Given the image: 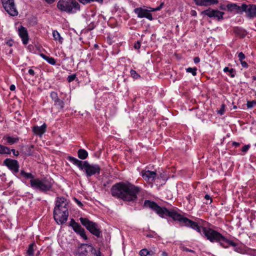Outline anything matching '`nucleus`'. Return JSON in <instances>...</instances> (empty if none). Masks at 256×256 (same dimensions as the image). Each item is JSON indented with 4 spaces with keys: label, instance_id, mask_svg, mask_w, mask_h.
Wrapping results in <instances>:
<instances>
[{
    "label": "nucleus",
    "instance_id": "nucleus-46",
    "mask_svg": "<svg viewBox=\"0 0 256 256\" xmlns=\"http://www.w3.org/2000/svg\"><path fill=\"white\" fill-rule=\"evenodd\" d=\"M74 200L78 204V206H80V207H82L83 206V204H82V202L80 201L76 198H74Z\"/></svg>",
    "mask_w": 256,
    "mask_h": 256
},
{
    "label": "nucleus",
    "instance_id": "nucleus-41",
    "mask_svg": "<svg viewBox=\"0 0 256 256\" xmlns=\"http://www.w3.org/2000/svg\"><path fill=\"white\" fill-rule=\"evenodd\" d=\"M90 248V250L92 254H96L98 251L96 249H95L92 245L86 244Z\"/></svg>",
    "mask_w": 256,
    "mask_h": 256
},
{
    "label": "nucleus",
    "instance_id": "nucleus-5",
    "mask_svg": "<svg viewBox=\"0 0 256 256\" xmlns=\"http://www.w3.org/2000/svg\"><path fill=\"white\" fill-rule=\"evenodd\" d=\"M202 234L205 236L210 242H218L220 246L222 244L224 236L220 233L212 228L205 227H202Z\"/></svg>",
    "mask_w": 256,
    "mask_h": 256
},
{
    "label": "nucleus",
    "instance_id": "nucleus-49",
    "mask_svg": "<svg viewBox=\"0 0 256 256\" xmlns=\"http://www.w3.org/2000/svg\"><path fill=\"white\" fill-rule=\"evenodd\" d=\"M194 61L196 64L200 62V58L198 57H195L194 59Z\"/></svg>",
    "mask_w": 256,
    "mask_h": 256
},
{
    "label": "nucleus",
    "instance_id": "nucleus-32",
    "mask_svg": "<svg viewBox=\"0 0 256 256\" xmlns=\"http://www.w3.org/2000/svg\"><path fill=\"white\" fill-rule=\"evenodd\" d=\"M196 70L197 68L196 67L194 68H186V72H187L192 73L193 76H195L196 75Z\"/></svg>",
    "mask_w": 256,
    "mask_h": 256
},
{
    "label": "nucleus",
    "instance_id": "nucleus-15",
    "mask_svg": "<svg viewBox=\"0 0 256 256\" xmlns=\"http://www.w3.org/2000/svg\"><path fill=\"white\" fill-rule=\"evenodd\" d=\"M4 164L10 170L12 171L14 173H17L18 172L20 166L16 160L10 158H6L4 160Z\"/></svg>",
    "mask_w": 256,
    "mask_h": 256
},
{
    "label": "nucleus",
    "instance_id": "nucleus-44",
    "mask_svg": "<svg viewBox=\"0 0 256 256\" xmlns=\"http://www.w3.org/2000/svg\"><path fill=\"white\" fill-rule=\"evenodd\" d=\"M140 42L138 41L136 43L134 44V48L136 50H138L140 48Z\"/></svg>",
    "mask_w": 256,
    "mask_h": 256
},
{
    "label": "nucleus",
    "instance_id": "nucleus-54",
    "mask_svg": "<svg viewBox=\"0 0 256 256\" xmlns=\"http://www.w3.org/2000/svg\"><path fill=\"white\" fill-rule=\"evenodd\" d=\"M232 145H233L234 146H239L240 144H239L238 142H234L232 143Z\"/></svg>",
    "mask_w": 256,
    "mask_h": 256
},
{
    "label": "nucleus",
    "instance_id": "nucleus-35",
    "mask_svg": "<svg viewBox=\"0 0 256 256\" xmlns=\"http://www.w3.org/2000/svg\"><path fill=\"white\" fill-rule=\"evenodd\" d=\"M130 73L131 76L134 79H138L140 78V76L134 70H131Z\"/></svg>",
    "mask_w": 256,
    "mask_h": 256
},
{
    "label": "nucleus",
    "instance_id": "nucleus-29",
    "mask_svg": "<svg viewBox=\"0 0 256 256\" xmlns=\"http://www.w3.org/2000/svg\"><path fill=\"white\" fill-rule=\"evenodd\" d=\"M35 247H36V245L34 243H32L28 246V248L26 251V252L28 255L30 256H34Z\"/></svg>",
    "mask_w": 256,
    "mask_h": 256
},
{
    "label": "nucleus",
    "instance_id": "nucleus-27",
    "mask_svg": "<svg viewBox=\"0 0 256 256\" xmlns=\"http://www.w3.org/2000/svg\"><path fill=\"white\" fill-rule=\"evenodd\" d=\"M225 244H227L233 246H236L238 245L236 242L232 240H228L224 236V240H222V244L221 245V246L224 248H227L228 246H225Z\"/></svg>",
    "mask_w": 256,
    "mask_h": 256
},
{
    "label": "nucleus",
    "instance_id": "nucleus-47",
    "mask_svg": "<svg viewBox=\"0 0 256 256\" xmlns=\"http://www.w3.org/2000/svg\"><path fill=\"white\" fill-rule=\"evenodd\" d=\"M204 198L206 200H210L209 204H211L212 203V198H210V196L208 194H206L205 196H204Z\"/></svg>",
    "mask_w": 256,
    "mask_h": 256
},
{
    "label": "nucleus",
    "instance_id": "nucleus-8",
    "mask_svg": "<svg viewBox=\"0 0 256 256\" xmlns=\"http://www.w3.org/2000/svg\"><path fill=\"white\" fill-rule=\"evenodd\" d=\"M2 6L6 11L11 16H16L18 11L16 10L14 0H1Z\"/></svg>",
    "mask_w": 256,
    "mask_h": 256
},
{
    "label": "nucleus",
    "instance_id": "nucleus-24",
    "mask_svg": "<svg viewBox=\"0 0 256 256\" xmlns=\"http://www.w3.org/2000/svg\"><path fill=\"white\" fill-rule=\"evenodd\" d=\"M234 32L236 35L240 38H244L246 34L244 30L238 27L235 28H234Z\"/></svg>",
    "mask_w": 256,
    "mask_h": 256
},
{
    "label": "nucleus",
    "instance_id": "nucleus-42",
    "mask_svg": "<svg viewBox=\"0 0 256 256\" xmlns=\"http://www.w3.org/2000/svg\"><path fill=\"white\" fill-rule=\"evenodd\" d=\"M224 108L225 105L224 104H222L220 108L218 111V114L222 115L224 112Z\"/></svg>",
    "mask_w": 256,
    "mask_h": 256
},
{
    "label": "nucleus",
    "instance_id": "nucleus-10",
    "mask_svg": "<svg viewBox=\"0 0 256 256\" xmlns=\"http://www.w3.org/2000/svg\"><path fill=\"white\" fill-rule=\"evenodd\" d=\"M242 12L246 14L247 17L249 18H256V5L254 4H242Z\"/></svg>",
    "mask_w": 256,
    "mask_h": 256
},
{
    "label": "nucleus",
    "instance_id": "nucleus-43",
    "mask_svg": "<svg viewBox=\"0 0 256 256\" xmlns=\"http://www.w3.org/2000/svg\"><path fill=\"white\" fill-rule=\"evenodd\" d=\"M250 147V145H249V144L245 145L242 148V152H246L248 150Z\"/></svg>",
    "mask_w": 256,
    "mask_h": 256
},
{
    "label": "nucleus",
    "instance_id": "nucleus-34",
    "mask_svg": "<svg viewBox=\"0 0 256 256\" xmlns=\"http://www.w3.org/2000/svg\"><path fill=\"white\" fill-rule=\"evenodd\" d=\"M150 252L146 248L142 249L140 252V256H147L148 254H151Z\"/></svg>",
    "mask_w": 256,
    "mask_h": 256
},
{
    "label": "nucleus",
    "instance_id": "nucleus-37",
    "mask_svg": "<svg viewBox=\"0 0 256 256\" xmlns=\"http://www.w3.org/2000/svg\"><path fill=\"white\" fill-rule=\"evenodd\" d=\"M34 148V146L32 145L30 146H27L26 148V154L30 156L32 154V149Z\"/></svg>",
    "mask_w": 256,
    "mask_h": 256
},
{
    "label": "nucleus",
    "instance_id": "nucleus-1",
    "mask_svg": "<svg viewBox=\"0 0 256 256\" xmlns=\"http://www.w3.org/2000/svg\"><path fill=\"white\" fill-rule=\"evenodd\" d=\"M144 206L146 207L150 208L162 218L165 216H169L172 218L174 220H178L180 222L184 224L185 226H190L196 230L198 232L201 233L202 228L199 226L197 222H194L187 218L183 217L181 214H179L176 211H170L165 208H162L160 206L155 202L148 200H145Z\"/></svg>",
    "mask_w": 256,
    "mask_h": 256
},
{
    "label": "nucleus",
    "instance_id": "nucleus-36",
    "mask_svg": "<svg viewBox=\"0 0 256 256\" xmlns=\"http://www.w3.org/2000/svg\"><path fill=\"white\" fill-rule=\"evenodd\" d=\"M246 105H247L248 108H251L256 105V100L248 101Z\"/></svg>",
    "mask_w": 256,
    "mask_h": 256
},
{
    "label": "nucleus",
    "instance_id": "nucleus-20",
    "mask_svg": "<svg viewBox=\"0 0 256 256\" xmlns=\"http://www.w3.org/2000/svg\"><path fill=\"white\" fill-rule=\"evenodd\" d=\"M226 8L228 11L231 12L238 14H242V6H238L236 4H227Z\"/></svg>",
    "mask_w": 256,
    "mask_h": 256
},
{
    "label": "nucleus",
    "instance_id": "nucleus-33",
    "mask_svg": "<svg viewBox=\"0 0 256 256\" xmlns=\"http://www.w3.org/2000/svg\"><path fill=\"white\" fill-rule=\"evenodd\" d=\"M80 2L83 4H86L88 3H90L94 2H96L100 4H102L103 2V0H78Z\"/></svg>",
    "mask_w": 256,
    "mask_h": 256
},
{
    "label": "nucleus",
    "instance_id": "nucleus-14",
    "mask_svg": "<svg viewBox=\"0 0 256 256\" xmlns=\"http://www.w3.org/2000/svg\"><path fill=\"white\" fill-rule=\"evenodd\" d=\"M134 12L137 14L138 18H146L150 20H153L152 14L148 10L144 9L141 7L134 9Z\"/></svg>",
    "mask_w": 256,
    "mask_h": 256
},
{
    "label": "nucleus",
    "instance_id": "nucleus-26",
    "mask_svg": "<svg viewBox=\"0 0 256 256\" xmlns=\"http://www.w3.org/2000/svg\"><path fill=\"white\" fill-rule=\"evenodd\" d=\"M78 156L80 159L85 160L88 156V152L84 149H80L78 152Z\"/></svg>",
    "mask_w": 256,
    "mask_h": 256
},
{
    "label": "nucleus",
    "instance_id": "nucleus-17",
    "mask_svg": "<svg viewBox=\"0 0 256 256\" xmlns=\"http://www.w3.org/2000/svg\"><path fill=\"white\" fill-rule=\"evenodd\" d=\"M68 208V201L64 197H58L57 198L56 202V206L54 208Z\"/></svg>",
    "mask_w": 256,
    "mask_h": 256
},
{
    "label": "nucleus",
    "instance_id": "nucleus-22",
    "mask_svg": "<svg viewBox=\"0 0 256 256\" xmlns=\"http://www.w3.org/2000/svg\"><path fill=\"white\" fill-rule=\"evenodd\" d=\"M68 160L70 162H72L74 164L76 165L78 167V168L81 170H83L84 168V162H82L80 160H78L77 158L70 156L68 158Z\"/></svg>",
    "mask_w": 256,
    "mask_h": 256
},
{
    "label": "nucleus",
    "instance_id": "nucleus-58",
    "mask_svg": "<svg viewBox=\"0 0 256 256\" xmlns=\"http://www.w3.org/2000/svg\"><path fill=\"white\" fill-rule=\"evenodd\" d=\"M220 8L222 10H226V8L224 6H220Z\"/></svg>",
    "mask_w": 256,
    "mask_h": 256
},
{
    "label": "nucleus",
    "instance_id": "nucleus-7",
    "mask_svg": "<svg viewBox=\"0 0 256 256\" xmlns=\"http://www.w3.org/2000/svg\"><path fill=\"white\" fill-rule=\"evenodd\" d=\"M68 216V208H54V218L56 222L59 224L65 223Z\"/></svg>",
    "mask_w": 256,
    "mask_h": 256
},
{
    "label": "nucleus",
    "instance_id": "nucleus-55",
    "mask_svg": "<svg viewBox=\"0 0 256 256\" xmlns=\"http://www.w3.org/2000/svg\"><path fill=\"white\" fill-rule=\"evenodd\" d=\"M228 70H229V68L228 67H225L224 68V72H228Z\"/></svg>",
    "mask_w": 256,
    "mask_h": 256
},
{
    "label": "nucleus",
    "instance_id": "nucleus-39",
    "mask_svg": "<svg viewBox=\"0 0 256 256\" xmlns=\"http://www.w3.org/2000/svg\"><path fill=\"white\" fill-rule=\"evenodd\" d=\"M238 60L241 62L242 61H244V60L245 59L246 56L242 52H240L238 54Z\"/></svg>",
    "mask_w": 256,
    "mask_h": 256
},
{
    "label": "nucleus",
    "instance_id": "nucleus-30",
    "mask_svg": "<svg viewBox=\"0 0 256 256\" xmlns=\"http://www.w3.org/2000/svg\"><path fill=\"white\" fill-rule=\"evenodd\" d=\"M0 154H10V150L8 147L0 144Z\"/></svg>",
    "mask_w": 256,
    "mask_h": 256
},
{
    "label": "nucleus",
    "instance_id": "nucleus-45",
    "mask_svg": "<svg viewBox=\"0 0 256 256\" xmlns=\"http://www.w3.org/2000/svg\"><path fill=\"white\" fill-rule=\"evenodd\" d=\"M240 64H242V66L244 68H248V64H247V62L245 61H242L240 62Z\"/></svg>",
    "mask_w": 256,
    "mask_h": 256
},
{
    "label": "nucleus",
    "instance_id": "nucleus-13",
    "mask_svg": "<svg viewBox=\"0 0 256 256\" xmlns=\"http://www.w3.org/2000/svg\"><path fill=\"white\" fill-rule=\"evenodd\" d=\"M50 96L54 102V106L56 107L58 112L63 110L64 108V102L63 100L60 99L58 94L56 92H50Z\"/></svg>",
    "mask_w": 256,
    "mask_h": 256
},
{
    "label": "nucleus",
    "instance_id": "nucleus-12",
    "mask_svg": "<svg viewBox=\"0 0 256 256\" xmlns=\"http://www.w3.org/2000/svg\"><path fill=\"white\" fill-rule=\"evenodd\" d=\"M70 225L72 227L74 230L82 238L85 240L88 239L84 230L79 224L76 222L74 219L71 220Z\"/></svg>",
    "mask_w": 256,
    "mask_h": 256
},
{
    "label": "nucleus",
    "instance_id": "nucleus-38",
    "mask_svg": "<svg viewBox=\"0 0 256 256\" xmlns=\"http://www.w3.org/2000/svg\"><path fill=\"white\" fill-rule=\"evenodd\" d=\"M76 74H73L68 76L67 78V80H68V82H70L74 81L76 79Z\"/></svg>",
    "mask_w": 256,
    "mask_h": 256
},
{
    "label": "nucleus",
    "instance_id": "nucleus-52",
    "mask_svg": "<svg viewBox=\"0 0 256 256\" xmlns=\"http://www.w3.org/2000/svg\"><path fill=\"white\" fill-rule=\"evenodd\" d=\"M184 250L186 251V252H194V251L193 250H190V249H188V248H184Z\"/></svg>",
    "mask_w": 256,
    "mask_h": 256
},
{
    "label": "nucleus",
    "instance_id": "nucleus-31",
    "mask_svg": "<svg viewBox=\"0 0 256 256\" xmlns=\"http://www.w3.org/2000/svg\"><path fill=\"white\" fill-rule=\"evenodd\" d=\"M20 174L23 176L25 177L26 178H30L32 180H34V176L31 173H28L25 172L24 170L20 171Z\"/></svg>",
    "mask_w": 256,
    "mask_h": 256
},
{
    "label": "nucleus",
    "instance_id": "nucleus-25",
    "mask_svg": "<svg viewBox=\"0 0 256 256\" xmlns=\"http://www.w3.org/2000/svg\"><path fill=\"white\" fill-rule=\"evenodd\" d=\"M40 56L42 57L43 59L46 60L48 63L52 65L56 64V60L54 58L52 57L47 56L43 54H40Z\"/></svg>",
    "mask_w": 256,
    "mask_h": 256
},
{
    "label": "nucleus",
    "instance_id": "nucleus-21",
    "mask_svg": "<svg viewBox=\"0 0 256 256\" xmlns=\"http://www.w3.org/2000/svg\"><path fill=\"white\" fill-rule=\"evenodd\" d=\"M46 125L44 124L42 126H34L33 128V132L36 135L42 136L46 131Z\"/></svg>",
    "mask_w": 256,
    "mask_h": 256
},
{
    "label": "nucleus",
    "instance_id": "nucleus-18",
    "mask_svg": "<svg viewBox=\"0 0 256 256\" xmlns=\"http://www.w3.org/2000/svg\"><path fill=\"white\" fill-rule=\"evenodd\" d=\"M18 34L22 38L23 44H27L28 41V38L26 29L22 26H20L18 28Z\"/></svg>",
    "mask_w": 256,
    "mask_h": 256
},
{
    "label": "nucleus",
    "instance_id": "nucleus-61",
    "mask_svg": "<svg viewBox=\"0 0 256 256\" xmlns=\"http://www.w3.org/2000/svg\"><path fill=\"white\" fill-rule=\"evenodd\" d=\"M146 236L148 237H151L152 236L150 234H148Z\"/></svg>",
    "mask_w": 256,
    "mask_h": 256
},
{
    "label": "nucleus",
    "instance_id": "nucleus-51",
    "mask_svg": "<svg viewBox=\"0 0 256 256\" xmlns=\"http://www.w3.org/2000/svg\"><path fill=\"white\" fill-rule=\"evenodd\" d=\"M10 89L12 91H14L16 89V86L14 84H11L10 87Z\"/></svg>",
    "mask_w": 256,
    "mask_h": 256
},
{
    "label": "nucleus",
    "instance_id": "nucleus-28",
    "mask_svg": "<svg viewBox=\"0 0 256 256\" xmlns=\"http://www.w3.org/2000/svg\"><path fill=\"white\" fill-rule=\"evenodd\" d=\"M52 36L55 40H58L60 43L62 44L63 42V38L60 36V33L56 30L52 32Z\"/></svg>",
    "mask_w": 256,
    "mask_h": 256
},
{
    "label": "nucleus",
    "instance_id": "nucleus-9",
    "mask_svg": "<svg viewBox=\"0 0 256 256\" xmlns=\"http://www.w3.org/2000/svg\"><path fill=\"white\" fill-rule=\"evenodd\" d=\"M83 170L86 172V176L90 177L96 174H99L100 168L98 164H90L88 161H84Z\"/></svg>",
    "mask_w": 256,
    "mask_h": 256
},
{
    "label": "nucleus",
    "instance_id": "nucleus-50",
    "mask_svg": "<svg viewBox=\"0 0 256 256\" xmlns=\"http://www.w3.org/2000/svg\"><path fill=\"white\" fill-rule=\"evenodd\" d=\"M28 74H29L30 75L32 76H34V70H32V69H30V70H28Z\"/></svg>",
    "mask_w": 256,
    "mask_h": 256
},
{
    "label": "nucleus",
    "instance_id": "nucleus-60",
    "mask_svg": "<svg viewBox=\"0 0 256 256\" xmlns=\"http://www.w3.org/2000/svg\"><path fill=\"white\" fill-rule=\"evenodd\" d=\"M234 76H234V74H232V73L231 74H230V76H231L232 78H234Z\"/></svg>",
    "mask_w": 256,
    "mask_h": 256
},
{
    "label": "nucleus",
    "instance_id": "nucleus-59",
    "mask_svg": "<svg viewBox=\"0 0 256 256\" xmlns=\"http://www.w3.org/2000/svg\"><path fill=\"white\" fill-rule=\"evenodd\" d=\"M228 72L232 74V73L234 72V70L233 68H230V69H229V70Z\"/></svg>",
    "mask_w": 256,
    "mask_h": 256
},
{
    "label": "nucleus",
    "instance_id": "nucleus-53",
    "mask_svg": "<svg viewBox=\"0 0 256 256\" xmlns=\"http://www.w3.org/2000/svg\"><path fill=\"white\" fill-rule=\"evenodd\" d=\"M48 4L53 3L55 0H45Z\"/></svg>",
    "mask_w": 256,
    "mask_h": 256
},
{
    "label": "nucleus",
    "instance_id": "nucleus-56",
    "mask_svg": "<svg viewBox=\"0 0 256 256\" xmlns=\"http://www.w3.org/2000/svg\"><path fill=\"white\" fill-rule=\"evenodd\" d=\"M162 256H168V254L166 252H162Z\"/></svg>",
    "mask_w": 256,
    "mask_h": 256
},
{
    "label": "nucleus",
    "instance_id": "nucleus-23",
    "mask_svg": "<svg viewBox=\"0 0 256 256\" xmlns=\"http://www.w3.org/2000/svg\"><path fill=\"white\" fill-rule=\"evenodd\" d=\"M10 144H12L18 142L19 138L18 137H13L10 136H4L3 138Z\"/></svg>",
    "mask_w": 256,
    "mask_h": 256
},
{
    "label": "nucleus",
    "instance_id": "nucleus-57",
    "mask_svg": "<svg viewBox=\"0 0 256 256\" xmlns=\"http://www.w3.org/2000/svg\"><path fill=\"white\" fill-rule=\"evenodd\" d=\"M96 256H101V253L100 250H98V252L95 254Z\"/></svg>",
    "mask_w": 256,
    "mask_h": 256
},
{
    "label": "nucleus",
    "instance_id": "nucleus-16",
    "mask_svg": "<svg viewBox=\"0 0 256 256\" xmlns=\"http://www.w3.org/2000/svg\"><path fill=\"white\" fill-rule=\"evenodd\" d=\"M142 176L145 180L152 182L155 179L156 174L154 172L149 170H143L142 172Z\"/></svg>",
    "mask_w": 256,
    "mask_h": 256
},
{
    "label": "nucleus",
    "instance_id": "nucleus-4",
    "mask_svg": "<svg viewBox=\"0 0 256 256\" xmlns=\"http://www.w3.org/2000/svg\"><path fill=\"white\" fill-rule=\"evenodd\" d=\"M58 8L68 14H74L80 10V5L76 0H60L57 4Z\"/></svg>",
    "mask_w": 256,
    "mask_h": 256
},
{
    "label": "nucleus",
    "instance_id": "nucleus-11",
    "mask_svg": "<svg viewBox=\"0 0 256 256\" xmlns=\"http://www.w3.org/2000/svg\"><path fill=\"white\" fill-rule=\"evenodd\" d=\"M202 14L207 16L209 18H214L218 20L223 19L224 12L217 10H213L210 8L204 10L202 12Z\"/></svg>",
    "mask_w": 256,
    "mask_h": 256
},
{
    "label": "nucleus",
    "instance_id": "nucleus-3",
    "mask_svg": "<svg viewBox=\"0 0 256 256\" xmlns=\"http://www.w3.org/2000/svg\"><path fill=\"white\" fill-rule=\"evenodd\" d=\"M54 181L52 178H45L42 179L35 178L30 180V186L34 190L42 192H46L51 190Z\"/></svg>",
    "mask_w": 256,
    "mask_h": 256
},
{
    "label": "nucleus",
    "instance_id": "nucleus-2",
    "mask_svg": "<svg viewBox=\"0 0 256 256\" xmlns=\"http://www.w3.org/2000/svg\"><path fill=\"white\" fill-rule=\"evenodd\" d=\"M140 191V188L128 182L116 183L111 188V192L113 196L128 202L136 200L137 195Z\"/></svg>",
    "mask_w": 256,
    "mask_h": 256
},
{
    "label": "nucleus",
    "instance_id": "nucleus-6",
    "mask_svg": "<svg viewBox=\"0 0 256 256\" xmlns=\"http://www.w3.org/2000/svg\"><path fill=\"white\" fill-rule=\"evenodd\" d=\"M80 220L82 224L92 234L97 238L101 236V230L98 225L92 221H90L87 218H80Z\"/></svg>",
    "mask_w": 256,
    "mask_h": 256
},
{
    "label": "nucleus",
    "instance_id": "nucleus-48",
    "mask_svg": "<svg viewBox=\"0 0 256 256\" xmlns=\"http://www.w3.org/2000/svg\"><path fill=\"white\" fill-rule=\"evenodd\" d=\"M11 151L12 152L14 155L16 156H18L19 154L18 152L16 151L14 149H12V150H10V152Z\"/></svg>",
    "mask_w": 256,
    "mask_h": 256
},
{
    "label": "nucleus",
    "instance_id": "nucleus-19",
    "mask_svg": "<svg viewBox=\"0 0 256 256\" xmlns=\"http://www.w3.org/2000/svg\"><path fill=\"white\" fill-rule=\"evenodd\" d=\"M196 4L199 6H208L217 4L218 0H194Z\"/></svg>",
    "mask_w": 256,
    "mask_h": 256
},
{
    "label": "nucleus",
    "instance_id": "nucleus-40",
    "mask_svg": "<svg viewBox=\"0 0 256 256\" xmlns=\"http://www.w3.org/2000/svg\"><path fill=\"white\" fill-rule=\"evenodd\" d=\"M162 4H160V5L156 8H150V10H149V12H155V11H158V10H160L162 8Z\"/></svg>",
    "mask_w": 256,
    "mask_h": 256
}]
</instances>
